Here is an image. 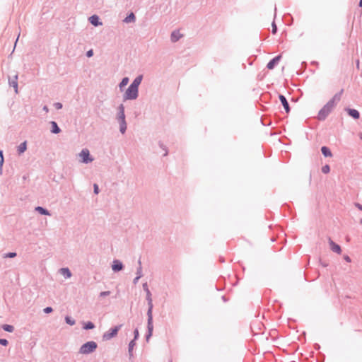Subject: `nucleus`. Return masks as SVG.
I'll list each match as a JSON object with an SVG mask.
<instances>
[{"instance_id": "obj_1", "label": "nucleus", "mask_w": 362, "mask_h": 362, "mask_svg": "<svg viewBox=\"0 0 362 362\" xmlns=\"http://www.w3.org/2000/svg\"><path fill=\"white\" fill-rule=\"evenodd\" d=\"M342 92L343 90H341L339 93L334 95L333 98L322 108L318 114L320 119H324L329 115L336 105L337 103L340 100Z\"/></svg>"}, {"instance_id": "obj_2", "label": "nucleus", "mask_w": 362, "mask_h": 362, "mask_svg": "<svg viewBox=\"0 0 362 362\" xmlns=\"http://www.w3.org/2000/svg\"><path fill=\"white\" fill-rule=\"evenodd\" d=\"M342 92L343 90H341L339 93L334 95L333 98L322 108L318 114L320 119H324L329 115L336 105L337 103L340 100Z\"/></svg>"}, {"instance_id": "obj_3", "label": "nucleus", "mask_w": 362, "mask_h": 362, "mask_svg": "<svg viewBox=\"0 0 362 362\" xmlns=\"http://www.w3.org/2000/svg\"><path fill=\"white\" fill-rule=\"evenodd\" d=\"M342 92L343 90H341L339 93L334 95L333 98L322 108L318 114L320 119H324L329 115L336 105L337 103L340 100Z\"/></svg>"}, {"instance_id": "obj_4", "label": "nucleus", "mask_w": 362, "mask_h": 362, "mask_svg": "<svg viewBox=\"0 0 362 362\" xmlns=\"http://www.w3.org/2000/svg\"><path fill=\"white\" fill-rule=\"evenodd\" d=\"M97 348V344L95 341H88L80 348V353L82 354H88L94 351Z\"/></svg>"}, {"instance_id": "obj_5", "label": "nucleus", "mask_w": 362, "mask_h": 362, "mask_svg": "<svg viewBox=\"0 0 362 362\" xmlns=\"http://www.w3.org/2000/svg\"><path fill=\"white\" fill-rule=\"evenodd\" d=\"M138 96V88L131 86L127 88L124 93V100H133L136 99Z\"/></svg>"}, {"instance_id": "obj_6", "label": "nucleus", "mask_w": 362, "mask_h": 362, "mask_svg": "<svg viewBox=\"0 0 362 362\" xmlns=\"http://www.w3.org/2000/svg\"><path fill=\"white\" fill-rule=\"evenodd\" d=\"M79 156L81 158V161L85 163H90L93 160V159L90 157L89 151L86 148L81 151L79 153Z\"/></svg>"}, {"instance_id": "obj_7", "label": "nucleus", "mask_w": 362, "mask_h": 362, "mask_svg": "<svg viewBox=\"0 0 362 362\" xmlns=\"http://www.w3.org/2000/svg\"><path fill=\"white\" fill-rule=\"evenodd\" d=\"M121 325L117 326L114 328L110 329V331L104 334V338L106 339H110L117 334L119 329H120Z\"/></svg>"}, {"instance_id": "obj_8", "label": "nucleus", "mask_w": 362, "mask_h": 362, "mask_svg": "<svg viewBox=\"0 0 362 362\" xmlns=\"http://www.w3.org/2000/svg\"><path fill=\"white\" fill-rule=\"evenodd\" d=\"M329 246H330V249L337 253V254H341V247L335 243L331 238H329Z\"/></svg>"}, {"instance_id": "obj_9", "label": "nucleus", "mask_w": 362, "mask_h": 362, "mask_svg": "<svg viewBox=\"0 0 362 362\" xmlns=\"http://www.w3.org/2000/svg\"><path fill=\"white\" fill-rule=\"evenodd\" d=\"M346 111L347 112V113L349 114V115L350 117H351L356 119H357L360 117V114H359L358 111L355 109L347 108V109H346Z\"/></svg>"}, {"instance_id": "obj_10", "label": "nucleus", "mask_w": 362, "mask_h": 362, "mask_svg": "<svg viewBox=\"0 0 362 362\" xmlns=\"http://www.w3.org/2000/svg\"><path fill=\"white\" fill-rule=\"evenodd\" d=\"M281 57V55H279V56H277V57H274L273 59H272V60H271V61L267 64V68H268L269 69H274V67L275 66V65H276V64L279 63V60H280Z\"/></svg>"}, {"instance_id": "obj_11", "label": "nucleus", "mask_w": 362, "mask_h": 362, "mask_svg": "<svg viewBox=\"0 0 362 362\" xmlns=\"http://www.w3.org/2000/svg\"><path fill=\"white\" fill-rule=\"evenodd\" d=\"M279 100H280L281 103H282L286 112L287 113H288L290 111V108H289V105H288V103L286 98L284 95H280Z\"/></svg>"}, {"instance_id": "obj_12", "label": "nucleus", "mask_w": 362, "mask_h": 362, "mask_svg": "<svg viewBox=\"0 0 362 362\" xmlns=\"http://www.w3.org/2000/svg\"><path fill=\"white\" fill-rule=\"evenodd\" d=\"M122 268H123V265L119 261L115 260L113 262V264L112 265V269L113 271L118 272V271L122 270Z\"/></svg>"}, {"instance_id": "obj_13", "label": "nucleus", "mask_w": 362, "mask_h": 362, "mask_svg": "<svg viewBox=\"0 0 362 362\" xmlns=\"http://www.w3.org/2000/svg\"><path fill=\"white\" fill-rule=\"evenodd\" d=\"M89 21L91 23V24H93L95 26L102 25V23L99 22L98 16L96 15H93V16H90L89 18Z\"/></svg>"}, {"instance_id": "obj_14", "label": "nucleus", "mask_w": 362, "mask_h": 362, "mask_svg": "<svg viewBox=\"0 0 362 362\" xmlns=\"http://www.w3.org/2000/svg\"><path fill=\"white\" fill-rule=\"evenodd\" d=\"M118 119L120 122H125V116H124V107L122 105L119 106V113Z\"/></svg>"}, {"instance_id": "obj_15", "label": "nucleus", "mask_w": 362, "mask_h": 362, "mask_svg": "<svg viewBox=\"0 0 362 362\" xmlns=\"http://www.w3.org/2000/svg\"><path fill=\"white\" fill-rule=\"evenodd\" d=\"M182 35L180 33L179 30H176L171 34V40L173 42L177 41Z\"/></svg>"}, {"instance_id": "obj_16", "label": "nucleus", "mask_w": 362, "mask_h": 362, "mask_svg": "<svg viewBox=\"0 0 362 362\" xmlns=\"http://www.w3.org/2000/svg\"><path fill=\"white\" fill-rule=\"evenodd\" d=\"M321 151H322V154L324 155V156H325V157H332V153L331 151L327 146H322L321 148Z\"/></svg>"}, {"instance_id": "obj_17", "label": "nucleus", "mask_w": 362, "mask_h": 362, "mask_svg": "<svg viewBox=\"0 0 362 362\" xmlns=\"http://www.w3.org/2000/svg\"><path fill=\"white\" fill-rule=\"evenodd\" d=\"M60 273L66 276V278H70L71 276V273L68 268H62L60 269Z\"/></svg>"}, {"instance_id": "obj_18", "label": "nucleus", "mask_w": 362, "mask_h": 362, "mask_svg": "<svg viewBox=\"0 0 362 362\" xmlns=\"http://www.w3.org/2000/svg\"><path fill=\"white\" fill-rule=\"evenodd\" d=\"M141 80H142V76H139L136 77L134 79V81H133V83L131 84V86H134V88H138L139 84L141 82Z\"/></svg>"}, {"instance_id": "obj_19", "label": "nucleus", "mask_w": 362, "mask_h": 362, "mask_svg": "<svg viewBox=\"0 0 362 362\" xmlns=\"http://www.w3.org/2000/svg\"><path fill=\"white\" fill-rule=\"evenodd\" d=\"M27 148V144L26 141H24L23 143L21 144L18 147V151L19 154L23 153L24 151H25Z\"/></svg>"}, {"instance_id": "obj_20", "label": "nucleus", "mask_w": 362, "mask_h": 362, "mask_svg": "<svg viewBox=\"0 0 362 362\" xmlns=\"http://www.w3.org/2000/svg\"><path fill=\"white\" fill-rule=\"evenodd\" d=\"M52 130V132L54 134H58L60 132V129L58 127L57 124L55 122H51Z\"/></svg>"}, {"instance_id": "obj_21", "label": "nucleus", "mask_w": 362, "mask_h": 362, "mask_svg": "<svg viewBox=\"0 0 362 362\" xmlns=\"http://www.w3.org/2000/svg\"><path fill=\"white\" fill-rule=\"evenodd\" d=\"M35 210L37 211H38L39 213H40L41 214L49 215V213L48 212V211H47L46 209H45L44 208H42L41 206L36 207Z\"/></svg>"}, {"instance_id": "obj_22", "label": "nucleus", "mask_w": 362, "mask_h": 362, "mask_svg": "<svg viewBox=\"0 0 362 362\" xmlns=\"http://www.w3.org/2000/svg\"><path fill=\"white\" fill-rule=\"evenodd\" d=\"M135 16L133 13H131L127 17L125 18L124 22L129 23L132 21H134Z\"/></svg>"}, {"instance_id": "obj_23", "label": "nucleus", "mask_w": 362, "mask_h": 362, "mask_svg": "<svg viewBox=\"0 0 362 362\" xmlns=\"http://www.w3.org/2000/svg\"><path fill=\"white\" fill-rule=\"evenodd\" d=\"M94 327H95V325L91 322H87L84 323L83 328L85 329H93Z\"/></svg>"}, {"instance_id": "obj_24", "label": "nucleus", "mask_w": 362, "mask_h": 362, "mask_svg": "<svg viewBox=\"0 0 362 362\" xmlns=\"http://www.w3.org/2000/svg\"><path fill=\"white\" fill-rule=\"evenodd\" d=\"M148 327L149 329V335L151 334L152 329H153V324H152V316L150 315L149 318L148 319Z\"/></svg>"}, {"instance_id": "obj_25", "label": "nucleus", "mask_w": 362, "mask_h": 362, "mask_svg": "<svg viewBox=\"0 0 362 362\" xmlns=\"http://www.w3.org/2000/svg\"><path fill=\"white\" fill-rule=\"evenodd\" d=\"M2 327L5 331L8 332H12L14 329L13 327L9 325H4Z\"/></svg>"}, {"instance_id": "obj_26", "label": "nucleus", "mask_w": 362, "mask_h": 362, "mask_svg": "<svg viewBox=\"0 0 362 362\" xmlns=\"http://www.w3.org/2000/svg\"><path fill=\"white\" fill-rule=\"evenodd\" d=\"M129 82V78L125 77L122 79V81H121L120 84H119V87L120 88H122V87L125 86L127 85Z\"/></svg>"}, {"instance_id": "obj_27", "label": "nucleus", "mask_w": 362, "mask_h": 362, "mask_svg": "<svg viewBox=\"0 0 362 362\" xmlns=\"http://www.w3.org/2000/svg\"><path fill=\"white\" fill-rule=\"evenodd\" d=\"M329 170H330V168L328 165H325L322 168V172L323 173L327 174L329 172Z\"/></svg>"}, {"instance_id": "obj_28", "label": "nucleus", "mask_w": 362, "mask_h": 362, "mask_svg": "<svg viewBox=\"0 0 362 362\" xmlns=\"http://www.w3.org/2000/svg\"><path fill=\"white\" fill-rule=\"evenodd\" d=\"M65 320L67 324L70 325H74L75 324V320L71 319L69 317L66 316L65 317Z\"/></svg>"}, {"instance_id": "obj_29", "label": "nucleus", "mask_w": 362, "mask_h": 362, "mask_svg": "<svg viewBox=\"0 0 362 362\" xmlns=\"http://www.w3.org/2000/svg\"><path fill=\"white\" fill-rule=\"evenodd\" d=\"M120 131L122 133H124L126 129H127V124L126 122H120Z\"/></svg>"}, {"instance_id": "obj_30", "label": "nucleus", "mask_w": 362, "mask_h": 362, "mask_svg": "<svg viewBox=\"0 0 362 362\" xmlns=\"http://www.w3.org/2000/svg\"><path fill=\"white\" fill-rule=\"evenodd\" d=\"M0 344L6 346L8 344V341L5 339H0Z\"/></svg>"}, {"instance_id": "obj_31", "label": "nucleus", "mask_w": 362, "mask_h": 362, "mask_svg": "<svg viewBox=\"0 0 362 362\" xmlns=\"http://www.w3.org/2000/svg\"><path fill=\"white\" fill-rule=\"evenodd\" d=\"M44 312L45 313H50L52 312V308L51 307H47L44 309Z\"/></svg>"}, {"instance_id": "obj_32", "label": "nucleus", "mask_w": 362, "mask_h": 362, "mask_svg": "<svg viewBox=\"0 0 362 362\" xmlns=\"http://www.w3.org/2000/svg\"><path fill=\"white\" fill-rule=\"evenodd\" d=\"M16 256V254L15 252H10L6 255V257H14Z\"/></svg>"}, {"instance_id": "obj_33", "label": "nucleus", "mask_w": 362, "mask_h": 362, "mask_svg": "<svg viewBox=\"0 0 362 362\" xmlns=\"http://www.w3.org/2000/svg\"><path fill=\"white\" fill-rule=\"evenodd\" d=\"M110 291H103V292H101V293H100V296L101 297H104V296H106L110 295Z\"/></svg>"}, {"instance_id": "obj_34", "label": "nucleus", "mask_w": 362, "mask_h": 362, "mask_svg": "<svg viewBox=\"0 0 362 362\" xmlns=\"http://www.w3.org/2000/svg\"><path fill=\"white\" fill-rule=\"evenodd\" d=\"M93 187H94V192H95V194H98V192H99V188H98V185H97V184H94Z\"/></svg>"}, {"instance_id": "obj_35", "label": "nucleus", "mask_w": 362, "mask_h": 362, "mask_svg": "<svg viewBox=\"0 0 362 362\" xmlns=\"http://www.w3.org/2000/svg\"><path fill=\"white\" fill-rule=\"evenodd\" d=\"M93 49H90V50H88V51L87 52V54H86V55H87V57H92V56H93Z\"/></svg>"}, {"instance_id": "obj_36", "label": "nucleus", "mask_w": 362, "mask_h": 362, "mask_svg": "<svg viewBox=\"0 0 362 362\" xmlns=\"http://www.w3.org/2000/svg\"><path fill=\"white\" fill-rule=\"evenodd\" d=\"M276 25H275V23H272V33L273 34H275L276 32Z\"/></svg>"}, {"instance_id": "obj_37", "label": "nucleus", "mask_w": 362, "mask_h": 362, "mask_svg": "<svg viewBox=\"0 0 362 362\" xmlns=\"http://www.w3.org/2000/svg\"><path fill=\"white\" fill-rule=\"evenodd\" d=\"M12 83H13V86L14 87V88L16 90V92L17 93L18 92V84H17V82L16 81H13Z\"/></svg>"}, {"instance_id": "obj_38", "label": "nucleus", "mask_w": 362, "mask_h": 362, "mask_svg": "<svg viewBox=\"0 0 362 362\" xmlns=\"http://www.w3.org/2000/svg\"><path fill=\"white\" fill-rule=\"evenodd\" d=\"M134 341H132L130 343H129V351H132V349H133L134 346Z\"/></svg>"}, {"instance_id": "obj_39", "label": "nucleus", "mask_w": 362, "mask_h": 362, "mask_svg": "<svg viewBox=\"0 0 362 362\" xmlns=\"http://www.w3.org/2000/svg\"><path fill=\"white\" fill-rule=\"evenodd\" d=\"M54 105H55L57 109H61L62 107V105L61 103H55Z\"/></svg>"}, {"instance_id": "obj_40", "label": "nucleus", "mask_w": 362, "mask_h": 362, "mask_svg": "<svg viewBox=\"0 0 362 362\" xmlns=\"http://www.w3.org/2000/svg\"><path fill=\"white\" fill-rule=\"evenodd\" d=\"M0 156H1V160H0V165H2L4 163V158H3V153L2 151H0Z\"/></svg>"}, {"instance_id": "obj_41", "label": "nucleus", "mask_w": 362, "mask_h": 362, "mask_svg": "<svg viewBox=\"0 0 362 362\" xmlns=\"http://www.w3.org/2000/svg\"><path fill=\"white\" fill-rule=\"evenodd\" d=\"M139 336V331L138 329L134 330V338L136 339Z\"/></svg>"}, {"instance_id": "obj_42", "label": "nucleus", "mask_w": 362, "mask_h": 362, "mask_svg": "<svg viewBox=\"0 0 362 362\" xmlns=\"http://www.w3.org/2000/svg\"><path fill=\"white\" fill-rule=\"evenodd\" d=\"M344 259L347 262H351V259L349 256H344Z\"/></svg>"}, {"instance_id": "obj_43", "label": "nucleus", "mask_w": 362, "mask_h": 362, "mask_svg": "<svg viewBox=\"0 0 362 362\" xmlns=\"http://www.w3.org/2000/svg\"><path fill=\"white\" fill-rule=\"evenodd\" d=\"M356 206L358 209H360V210H361V211H362V205H361L360 204L357 203V204H356Z\"/></svg>"}, {"instance_id": "obj_44", "label": "nucleus", "mask_w": 362, "mask_h": 362, "mask_svg": "<svg viewBox=\"0 0 362 362\" xmlns=\"http://www.w3.org/2000/svg\"><path fill=\"white\" fill-rule=\"evenodd\" d=\"M148 317H149L150 315H151V316H152V314H151V308H149V310H148Z\"/></svg>"}, {"instance_id": "obj_45", "label": "nucleus", "mask_w": 362, "mask_h": 362, "mask_svg": "<svg viewBox=\"0 0 362 362\" xmlns=\"http://www.w3.org/2000/svg\"><path fill=\"white\" fill-rule=\"evenodd\" d=\"M359 6H360V7H362V0H360V2H359Z\"/></svg>"}, {"instance_id": "obj_46", "label": "nucleus", "mask_w": 362, "mask_h": 362, "mask_svg": "<svg viewBox=\"0 0 362 362\" xmlns=\"http://www.w3.org/2000/svg\"><path fill=\"white\" fill-rule=\"evenodd\" d=\"M360 138L362 139V133L360 134Z\"/></svg>"}, {"instance_id": "obj_47", "label": "nucleus", "mask_w": 362, "mask_h": 362, "mask_svg": "<svg viewBox=\"0 0 362 362\" xmlns=\"http://www.w3.org/2000/svg\"><path fill=\"white\" fill-rule=\"evenodd\" d=\"M361 223H362V220H361Z\"/></svg>"}]
</instances>
